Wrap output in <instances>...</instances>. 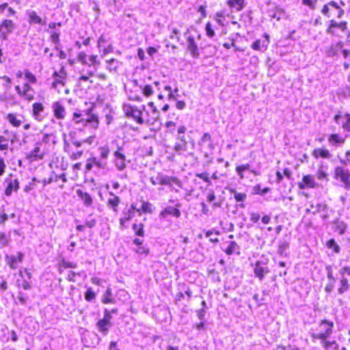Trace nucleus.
<instances>
[{
  "mask_svg": "<svg viewBox=\"0 0 350 350\" xmlns=\"http://www.w3.org/2000/svg\"><path fill=\"white\" fill-rule=\"evenodd\" d=\"M133 229L135 232V234L139 237H144V225L142 224H134L133 225Z\"/></svg>",
  "mask_w": 350,
  "mask_h": 350,
  "instance_id": "nucleus-44",
  "label": "nucleus"
},
{
  "mask_svg": "<svg viewBox=\"0 0 350 350\" xmlns=\"http://www.w3.org/2000/svg\"><path fill=\"white\" fill-rule=\"evenodd\" d=\"M265 36L267 38L266 40H263V41H261L260 40H256L254 42H253L252 45V48L254 50H257V51L266 50L267 49L269 40L268 39L269 36L266 35Z\"/></svg>",
  "mask_w": 350,
  "mask_h": 350,
  "instance_id": "nucleus-34",
  "label": "nucleus"
},
{
  "mask_svg": "<svg viewBox=\"0 0 350 350\" xmlns=\"http://www.w3.org/2000/svg\"><path fill=\"white\" fill-rule=\"evenodd\" d=\"M227 255L239 254L240 248L236 242H230V244L225 249L223 250Z\"/></svg>",
  "mask_w": 350,
  "mask_h": 350,
  "instance_id": "nucleus-36",
  "label": "nucleus"
},
{
  "mask_svg": "<svg viewBox=\"0 0 350 350\" xmlns=\"http://www.w3.org/2000/svg\"><path fill=\"white\" fill-rule=\"evenodd\" d=\"M101 301L104 304H114L116 302L112 295V290L110 287L106 289Z\"/></svg>",
  "mask_w": 350,
  "mask_h": 350,
  "instance_id": "nucleus-37",
  "label": "nucleus"
},
{
  "mask_svg": "<svg viewBox=\"0 0 350 350\" xmlns=\"http://www.w3.org/2000/svg\"><path fill=\"white\" fill-rule=\"evenodd\" d=\"M135 216V214L128 209V207H125L122 211V216L120 219V224L122 227L125 226V224L131 219Z\"/></svg>",
  "mask_w": 350,
  "mask_h": 350,
  "instance_id": "nucleus-33",
  "label": "nucleus"
},
{
  "mask_svg": "<svg viewBox=\"0 0 350 350\" xmlns=\"http://www.w3.org/2000/svg\"><path fill=\"white\" fill-rule=\"evenodd\" d=\"M109 195L111 197L107 200V205L112 208L114 212H118V206L120 202V199L118 196H116L113 192H109Z\"/></svg>",
  "mask_w": 350,
  "mask_h": 350,
  "instance_id": "nucleus-30",
  "label": "nucleus"
},
{
  "mask_svg": "<svg viewBox=\"0 0 350 350\" xmlns=\"http://www.w3.org/2000/svg\"><path fill=\"white\" fill-rule=\"evenodd\" d=\"M207 144V147L210 150L215 148V145L213 143L211 135L208 133H204L201 138L199 139L198 144L201 148H204Z\"/></svg>",
  "mask_w": 350,
  "mask_h": 350,
  "instance_id": "nucleus-22",
  "label": "nucleus"
},
{
  "mask_svg": "<svg viewBox=\"0 0 350 350\" xmlns=\"http://www.w3.org/2000/svg\"><path fill=\"white\" fill-rule=\"evenodd\" d=\"M150 180L153 185L159 184L170 187L172 183H174L178 187H182V183L178 178L175 176H168L162 173H158L155 177H151Z\"/></svg>",
  "mask_w": 350,
  "mask_h": 350,
  "instance_id": "nucleus-5",
  "label": "nucleus"
},
{
  "mask_svg": "<svg viewBox=\"0 0 350 350\" xmlns=\"http://www.w3.org/2000/svg\"><path fill=\"white\" fill-rule=\"evenodd\" d=\"M323 350H339L340 345L335 339L325 338L319 340Z\"/></svg>",
  "mask_w": 350,
  "mask_h": 350,
  "instance_id": "nucleus-15",
  "label": "nucleus"
},
{
  "mask_svg": "<svg viewBox=\"0 0 350 350\" xmlns=\"http://www.w3.org/2000/svg\"><path fill=\"white\" fill-rule=\"evenodd\" d=\"M334 178L339 180L347 190L350 189V172L348 169L342 166H337L334 169Z\"/></svg>",
  "mask_w": 350,
  "mask_h": 350,
  "instance_id": "nucleus-6",
  "label": "nucleus"
},
{
  "mask_svg": "<svg viewBox=\"0 0 350 350\" xmlns=\"http://www.w3.org/2000/svg\"><path fill=\"white\" fill-rule=\"evenodd\" d=\"M317 177L319 180L326 179L327 180V174L322 169L319 168L317 172Z\"/></svg>",
  "mask_w": 350,
  "mask_h": 350,
  "instance_id": "nucleus-57",
  "label": "nucleus"
},
{
  "mask_svg": "<svg viewBox=\"0 0 350 350\" xmlns=\"http://www.w3.org/2000/svg\"><path fill=\"white\" fill-rule=\"evenodd\" d=\"M107 64L106 69L111 73L116 74L118 72V68L122 65V62L116 59L111 58L105 60Z\"/></svg>",
  "mask_w": 350,
  "mask_h": 350,
  "instance_id": "nucleus-26",
  "label": "nucleus"
},
{
  "mask_svg": "<svg viewBox=\"0 0 350 350\" xmlns=\"http://www.w3.org/2000/svg\"><path fill=\"white\" fill-rule=\"evenodd\" d=\"M344 43L341 41L338 42L336 44H332L325 49V55L329 57H338L339 51L343 48Z\"/></svg>",
  "mask_w": 350,
  "mask_h": 350,
  "instance_id": "nucleus-18",
  "label": "nucleus"
},
{
  "mask_svg": "<svg viewBox=\"0 0 350 350\" xmlns=\"http://www.w3.org/2000/svg\"><path fill=\"white\" fill-rule=\"evenodd\" d=\"M312 155L318 159L319 157H321L323 159H330L332 157V154L327 149L325 148H316L312 151Z\"/></svg>",
  "mask_w": 350,
  "mask_h": 350,
  "instance_id": "nucleus-32",
  "label": "nucleus"
},
{
  "mask_svg": "<svg viewBox=\"0 0 350 350\" xmlns=\"http://www.w3.org/2000/svg\"><path fill=\"white\" fill-rule=\"evenodd\" d=\"M318 186L316 183L314 177L312 175H305L302 178V181L298 183V187L300 189H305L306 188L314 189Z\"/></svg>",
  "mask_w": 350,
  "mask_h": 350,
  "instance_id": "nucleus-16",
  "label": "nucleus"
},
{
  "mask_svg": "<svg viewBox=\"0 0 350 350\" xmlns=\"http://www.w3.org/2000/svg\"><path fill=\"white\" fill-rule=\"evenodd\" d=\"M44 107L40 103H35L32 105V115L33 117L38 121H42L44 118L42 115Z\"/></svg>",
  "mask_w": 350,
  "mask_h": 350,
  "instance_id": "nucleus-23",
  "label": "nucleus"
},
{
  "mask_svg": "<svg viewBox=\"0 0 350 350\" xmlns=\"http://www.w3.org/2000/svg\"><path fill=\"white\" fill-rule=\"evenodd\" d=\"M72 121L76 126H77V129L79 130L86 126L95 129L98 127L99 124L98 116L88 112L85 113L75 112L72 116Z\"/></svg>",
  "mask_w": 350,
  "mask_h": 350,
  "instance_id": "nucleus-2",
  "label": "nucleus"
},
{
  "mask_svg": "<svg viewBox=\"0 0 350 350\" xmlns=\"http://www.w3.org/2000/svg\"><path fill=\"white\" fill-rule=\"evenodd\" d=\"M325 245L334 253H338L340 251V247L336 244V242H326Z\"/></svg>",
  "mask_w": 350,
  "mask_h": 350,
  "instance_id": "nucleus-52",
  "label": "nucleus"
},
{
  "mask_svg": "<svg viewBox=\"0 0 350 350\" xmlns=\"http://www.w3.org/2000/svg\"><path fill=\"white\" fill-rule=\"evenodd\" d=\"M253 191H254V193L256 194H260L261 196H265L270 191V188L265 187L263 189H261V187L260 185H256L254 187Z\"/></svg>",
  "mask_w": 350,
  "mask_h": 350,
  "instance_id": "nucleus-46",
  "label": "nucleus"
},
{
  "mask_svg": "<svg viewBox=\"0 0 350 350\" xmlns=\"http://www.w3.org/2000/svg\"><path fill=\"white\" fill-rule=\"evenodd\" d=\"M89 61L90 64H88V65L90 66L91 65H93L94 66L95 70L97 69V67L100 65V62L97 59V55H91L89 57Z\"/></svg>",
  "mask_w": 350,
  "mask_h": 350,
  "instance_id": "nucleus-55",
  "label": "nucleus"
},
{
  "mask_svg": "<svg viewBox=\"0 0 350 350\" xmlns=\"http://www.w3.org/2000/svg\"><path fill=\"white\" fill-rule=\"evenodd\" d=\"M187 49L189 51L191 57L196 59L198 58L200 56V52L194 37L193 36H189L187 38Z\"/></svg>",
  "mask_w": 350,
  "mask_h": 350,
  "instance_id": "nucleus-17",
  "label": "nucleus"
},
{
  "mask_svg": "<svg viewBox=\"0 0 350 350\" xmlns=\"http://www.w3.org/2000/svg\"><path fill=\"white\" fill-rule=\"evenodd\" d=\"M107 165V162L100 161L96 157H92L88 159L85 164V168L88 170H91L93 166L96 165L98 168L105 169Z\"/></svg>",
  "mask_w": 350,
  "mask_h": 350,
  "instance_id": "nucleus-25",
  "label": "nucleus"
},
{
  "mask_svg": "<svg viewBox=\"0 0 350 350\" xmlns=\"http://www.w3.org/2000/svg\"><path fill=\"white\" fill-rule=\"evenodd\" d=\"M349 286L350 285L349 284L348 280L345 278H342L340 280V286L337 289V293H335L332 296V302L334 304H336L338 306L342 305L344 304V301L338 295H340L346 293L349 290Z\"/></svg>",
  "mask_w": 350,
  "mask_h": 350,
  "instance_id": "nucleus-9",
  "label": "nucleus"
},
{
  "mask_svg": "<svg viewBox=\"0 0 350 350\" xmlns=\"http://www.w3.org/2000/svg\"><path fill=\"white\" fill-rule=\"evenodd\" d=\"M327 278L329 279V282L325 287V291L326 293H331L335 287L336 279L334 275H332V272L328 273Z\"/></svg>",
  "mask_w": 350,
  "mask_h": 350,
  "instance_id": "nucleus-40",
  "label": "nucleus"
},
{
  "mask_svg": "<svg viewBox=\"0 0 350 350\" xmlns=\"http://www.w3.org/2000/svg\"><path fill=\"white\" fill-rule=\"evenodd\" d=\"M180 215V211L178 208L169 206L161 211L159 217L160 219H165L168 215H172L178 218Z\"/></svg>",
  "mask_w": 350,
  "mask_h": 350,
  "instance_id": "nucleus-20",
  "label": "nucleus"
},
{
  "mask_svg": "<svg viewBox=\"0 0 350 350\" xmlns=\"http://www.w3.org/2000/svg\"><path fill=\"white\" fill-rule=\"evenodd\" d=\"M52 109L54 116L58 120H63L66 116V109L59 101L54 102L52 104Z\"/></svg>",
  "mask_w": 350,
  "mask_h": 350,
  "instance_id": "nucleus-19",
  "label": "nucleus"
},
{
  "mask_svg": "<svg viewBox=\"0 0 350 350\" xmlns=\"http://www.w3.org/2000/svg\"><path fill=\"white\" fill-rule=\"evenodd\" d=\"M154 208L153 205L150 202L144 201L140 208L141 213H144L151 214L153 213Z\"/></svg>",
  "mask_w": 350,
  "mask_h": 350,
  "instance_id": "nucleus-43",
  "label": "nucleus"
},
{
  "mask_svg": "<svg viewBox=\"0 0 350 350\" xmlns=\"http://www.w3.org/2000/svg\"><path fill=\"white\" fill-rule=\"evenodd\" d=\"M227 5L232 11L242 10L246 5L245 0H228Z\"/></svg>",
  "mask_w": 350,
  "mask_h": 350,
  "instance_id": "nucleus-27",
  "label": "nucleus"
},
{
  "mask_svg": "<svg viewBox=\"0 0 350 350\" xmlns=\"http://www.w3.org/2000/svg\"><path fill=\"white\" fill-rule=\"evenodd\" d=\"M26 15L29 17V23L43 24L42 18L34 10H27Z\"/></svg>",
  "mask_w": 350,
  "mask_h": 350,
  "instance_id": "nucleus-35",
  "label": "nucleus"
},
{
  "mask_svg": "<svg viewBox=\"0 0 350 350\" xmlns=\"http://www.w3.org/2000/svg\"><path fill=\"white\" fill-rule=\"evenodd\" d=\"M16 284H17L18 287L22 288L25 290H28L31 288V284H30L29 282L26 281L25 280H17Z\"/></svg>",
  "mask_w": 350,
  "mask_h": 350,
  "instance_id": "nucleus-51",
  "label": "nucleus"
},
{
  "mask_svg": "<svg viewBox=\"0 0 350 350\" xmlns=\"http://www.w3.org/2000/svg\"><path fill=\"white\" fill-rule=\"evenodd\" d=\"M317 0H302V4L314 10L316 8Z\"/></svg>",
  "mask_w": 350,
  "mask_h": 350,
  "instance_id": "nucleus-58",
  "label": "nucleus"
},
{
  "mask_svg": "<svg viewBox=\"0 0 350 350\" xmlns=\"http://www.w3.org/2000/svg\"><path fill=\"white\" fill-rule=\"evenodd\" d=\"M13 176L12 174H10L8 177L5 179L7 187L5 189V195L6 196H10L13 191H17L19 189V181L18 179H12Z\"/></svg>",
  "mask_w": 350,
  "mask_h": 350,
  "instance_id": "nucleus-13",
  "label": "nucleus"
},
{
  "mask_svg": "<svg viewBox=\"0 0 350 350\" xmlns=\"http://www.w3.org/2000/svg\"><path fill=\"white\" fill-rule=\"evenodd\" d=\"M235 171L241 179H243L245 178L244 172L246 171L250 172L254 176H259L260 174L259 171L252 168V166L250 163H245L237 166Z\"/></svg>",
  "mask_w": 350,
  "mask_h": 350,
  "instance_id": "nucleus-14",
  "label": "nucleus"
},
{
  "mask_svg": "<svg viewBox=\"0 0 350 350\" xmlns=\"http://www.w3.org/2000/svg\"><path fill=\"white\" fill-rule=\"evenodd\" d=\"M103 313V317L96 323V326L100 333L106 336L109 333L112 327V315L108 309H105Z\"/></svg>",
  "mask_w": 350,
  "mask_h": 350,
  "instance_id": "nucleus-4",
  "label": "nucleus"
},
{
  "mask_svg": "<svg viewBox=\"0 0 350 350\" xmlns=\"http://www.w3.org/2000/svg\"><path fill=\"white\" fill-rule=\"evenodd\" d=\"M135 243L137 245V248L136 249V251L138 254H147L148 253V248L142 246V242H135Z\"/></svg>",
  "mask_w": 350,
  "mask_h": 350,
  "instance_id": "nucleus-56",
  "label": "nucleus"
},
{
  "mask_svg": "<svg viewBox=\"0 0 350 350\" xmlns=\"http://www.w3.org/2000/svg\"><path fill=\"white\" fill-rule=\"evenodd\" d=\"M44 154L45 152L40 149V142H36L35 148L30 152L25 153V158L29 162L32 163L42 160Z\"/></svg>",
  "mask_w": 350,
  "mask_h": 350,
  "instance_id": "nucleus-11",
  "label": "nucleus"
},
{
  "mask_svg": "<svg viewBox=\"0 0 350 350\" xmlns=\"http://www.w3.org/2000/svg\"><path fill=\"white\" fill-rule=\"evenodd\" d=\"M1 26L3 27V29H5V31L8 33H11L16 27L14 22L10 19H4L2 21Z\"/></svg>",
  "mask_w": 350,
  "mask_h": 350,
  "instance_id": "nucleus-41",
  "label": "nucleus"
},
{
  "mask_svg": "<svg viewBox=\"0 0 350 350\" xmlns=\"http://www.w3.org/2000/svg\"><path fill=\"white\" fill-rule=\"evenodd\" d=\"M142 93L144 96L148 97L153 94V90L151 85H146L142 88Z\"/></svg>",
  "mask_w": 350,
  "mask_h": 350,
  "instance_id": "nucleus-54",
  "label": "nucleus"
},
{
  "mask_svg": "<svg viewBox=\"0 0 350 350\" xmlns=\"http://www.w3.org/2000/svg\"><path fill=\"white\" fill-rule=\"evenodd\" d=\"M98 151L100 157L98 160L107 162V159L110 153V150L108 145H104L103 146L99 147Z\"/></svg>",
  "mask_w": 350,
  "mask_h": 350,
  "instance_id": "nucleus-38",
  "label": "nucleus"
},
{
  "mask_svg": "<svg viewBox=\"0 0 350 350\" xmlns=\"http://www.w3.org/2000/svg\"><path fill=\"white\" fill-rule=\"evenodd\" d=\"M336 10L338 12L337 18H341L344 15L345 11L342 9L337 2L331 1L325 4L321 9V14L327 18H330L332 16V12L333 10Z\"/></svg>",
  "mask_w": 350,
  "mask_h": 350,
  "instance_id": "nucleus-8",
  "label": "nucleus"
},
{
  "mask_svg": "<svg viewBox=\"0 0 350 350\" xmlns=\"http://www.w3.org/2000/svg\"><path fill=\"white\" fill-rule=\"evenodd\" d=\"M76 193L77 196L83 202L85 206L89 207L92 204V198L88 193L83 192L81 189H77Z\"/></svg>",
  "mask_w": 350,
  "mask_h": 350,
  "instance_id": "nucleus-29",
  "label": "nucleus"
},
{
  "mask_svg": "<svg viewBox=\"0 0 350 350\" xmlns=\"http://www.w3.org/2000/svg\"><path fill=\"white\" fill-rule=\"evenodd\" d=\"M8 120L9 122L15 127H18L21 124V121L17 119L16 116L14 114L9 113L8 115Z\"/></svg>",
  "mask_w": 350,
  "mask_h": 350,
  "instance_id": "nucleus-45",
  "label": "nucleus"
},
{
  "mask_svg": "<svg viewBox=\"0 0 350 350\" xmlns=\"http://www.w3.org/2000/svg\"><path fill=\"white\" fill-rule=\"evenodd\" d=\"M1 79L3 81V83H1L2 90L3 91V94L5 95L6 94V92H8L10 90V89L11 88V85H12V81L10 77H8L7 76L1 77Z\"/></svg>",
  "mask_w": 350,
  "mask_h": 350,
  "instance_id": "nucleus-42",
  "label": "nucleus"
},
{
  "mask_svg": "<svg viewBox=\"0 0 350 350\" xmlns=\"http://www.w3.org/2000/svg\"><path fill=\"white\" fill-rule=\"evenodd\" d=\"M327 140H328L329 145L332 146H342V144H344V143L345 142V139L344 137H341L338 133L331 134L328 137Z\"/></svg>",
  "mask_w": 350,
  "mask_h": 350,
  "instance_id": "nucleus-28",
  "label": "nucleus"
},
{
  "mask_svg": "<svg viewBox=\"0 0 350 350\" xmlns=\"http://www.w3.org/2000/svg\"><path fill=\"white\" fill-rule=\"evenodd\" d=\"M327 208V204L325 203H317L315 205L311 204L310 208H308V212H311L312 214L317 213H321Z\"/></svg>",
  "mask_w": 350,
  "mask_h": 350,
  "instance_id": "nucleus-39",
  "label": "nucleus"
},
{
  "mask_svg": "<svg viewBox=\"0 0 350 350\" xmlns=\"http://www.w3.org/2000/svg\"><path fill=\"white\" fill-rule=\"evenodd\" d=\"M269 270L267 266H265V263H261L259 261H257L255 263L254 268V273L255 275L260 280L264 278V276L266 273H268Z\"/></svg>",
  "mask_w": 350,
  "mask_h": 350,
  "instance_id": "nucleus-21",
  "label": "nucleus"
},
{
  "mask_svg": "<svg viewBox=\"0 0 350 350\" xmlns=\"http://www.w3.org/2000/svg\"><path fill=\"white\" fill-rule=\"evenodd\" d=\"M205 31H206V35L208 38H213L215 34V31L212 28V25H211V23H209V22L206 24Z\"/></svg>",
  "mask_w": 350,
  "mask_h": 350,
  "instance_id": "nucleus-53",
  "label": "nucleus"
},
{
  "mask_svg": "<svg viewBox=\"0 0 350 350\" xmlns=\"http://www.w3.org/2000/svg\"><path fill=\"white\" fill-rule=\"evenodd\" d=\"M5 262L7 265L11 269H16L19 267L24 260L23 253L19 252H17L16 256L13 255H5Z\"/></svg>",
  "mask_w": 350,
  "mask_h": 350,
  "instance_id": "nucleus-12",
  "label": "nucleus"
},
{
  "mask_svg": "<svg viewBox=\"0 0 350 350\" xmlns=\"http://www.w3.org/2000/svg\"><path fill=\"white\" fill-rule=\"evenodd\" d=\"M77 267V264L73 262L66 260L65 259H61L57 263V269L59 273L63 272L65 269L71 268L75 269Z\"/></svg>",
  "mask_w": 350,
  "mask_h": 350,
  "instance_id": "nucleus-31",
  "label": "nucleus"
},
{
  "mask_svg": "<svg viewBox=\"0 0 350 350\" xmlns=\"http://www.w3.org/2000/svg\"><path fill=\"white\" fill-rule=\"evenodd\" d=\"M123 111L126 117L133 118L139 124H142L144 123L142 111L139 109L137 107L131 105H124L123 107Z\"/></svg>",
  "mask_w": 350,
  "mask_h": 350,
  "instance_id": "nucleus-7",
  "label": "nucleus"
},
{
  "mask_svg": "<svg viewBox=\"0 0 350 350\" xmlns=\"http://www.w3.org/2000/svg\"><path fill=\"white\" fill-rule=\"evenodd\" d=\"M329 25L326 29V33L336 36V29H338L341 31V32L345 33L347 31V23L346 21H342L340 23H338L334 19L329 21Z\"/></svg>",
  "mask_w": 350,
  "mask_h": 350,
  "instance_id": "nucleus-10",
  "label": "nucleus"
},
{
  "mask_svg": "<svg viewBox=\"0 0 350 350\" xmlns=\"http://www.w3.org/2000/svg\"><path fill=\"white\" fill-rule=\"evenodd\" d=\"M51 41L55 44H59V33L56 32H53L51 35Z\"/></svg>",
  "mask_w": 350,
  "mask_h": 350,
  "instance_id": "nucleus-63",
  "label": "nucleus"
},
{
  "mask_svg": "<svg viewBox=\"0 0 350 350\" xmlns=\"http://www.w3.org/2000/svg\"><path fill=\"white\" fill-rule=\"evenodd\" d=\"M334 323L327 319H320L315 326L311 328L310 336L313 342L330 338L334 333Z\"/></svg>",
  "mask_w": 350,
  "mask_h": 350,
  "instance_id": "nucleus-1",
  "label": "nucleus"
},
{
  "mask_svg": "<svg viewBox=\"0 0 350 350\" xmlns=\"http://www.w3.org/2000/svg\"><path fill=\"white\" fill-rule=\"evenodd\" d=\"M277 10L273 13L270 14L269 16L271 18H276L278 21H279L283 14V12H282L281 9H279L278 8H276Z\"/></svg>",
  "mask_w": 350,
  "mask_h": 350,
  "instance_id": "nucleus-62",
  "label": "nucleus"
},
{
  "mask_svg": "<svg viewBox=\"0 0 350 350\" xmlns=\"http://www.w3.org/2000/svg\"><path fill=\"white\" fill-rule=\"evenodd\" d=\"M25 77L28 80L30 83H36L37 82V79L36 76L29 72L28 70L25 71Z\"/></svg>",
  "mask_w": 350,
  "mask_h": 350,
  "instance_id": "nucleus-50",
  "label": "nucleus"
},
{
  "mask_svg": "<svg viewBox=\"0 0 350 350\" xmlns=\"http://www.w3.org/2000/svg\"><path fill=\"white\" fill-rule=\"evenodd\" d=\"M340 163L342 165H347L350 163V150H347L345 152V159H340Z\"/></svg>",
  "mask_w": 350,
  "mask_h": 350,
  "instance_id": "nucleus-60",
  "label": "nucleus"
},
{
  "mask_svg": "<svg viewBox=\"0 0 350 350\" xmlns=\"http://www.w3.org/2000/svg\"><path fill=\"white\" fill-rule=\"evenodd\" d=\"M78 60L83 65H88L87 55L84 52H80L78 55Z\"/></svg>",
  "mask_w": 350,
  "mask_h": 350,
  "instance_id": "nucleus-61",
  "label": "nucleus"
},
{
  "mask_svg": "<svg viewBox=\"0 0 350 350\" xmlns=\"http://www.w3.org/2000/svg\"><path fill=\"white\" fill-rule=\"evenodd\" d=\"M96 298V293L91 288H88L85 293V299L87 301H91Z\"/></svg>",
  "mask_w": 350,
  "mask_h": 350,
  "instance_id": "nucleus-48",
  "label": "nucleus"
},
{
  "mask_svg": "<svg viewBox=\"0 0 350 350\" xmlns=\"http://www.w3.org/2000/svg\"><path fill=\"white\" fill-rule=\"evenodd\" d=\"M109 350H121L118 348V342L115 340H111L109 342Z\"/></svg>",
  "mask_w": 350,
  "mask_h": 350,
  "instance_id": "nucleus-64",
  "label": "nucleus"
},
{
  "mask_svg": "<svg viewBox=\"0 0 350 350\" xmlns=\"http://www.w3.org/2000/svg\"><path fill=\"white\" fill-rule=\"evenodd\" d=\"M114 165L119 171H122L126 168V156L124 153L113 152Z\"/></svg>",
  "mask_w": 350,
  "mask_h": 350,
  "instance_id": "nucleus-24",
  "label": "nucleus"
},
{
  "mask_svg": "<svg viewBox=\"0 0 350 350\" xmlns=\"http://www.w3.org/2000/svg\"><path fill=\"white\" fill-rule=\"evenodd\" d=\"M187 128L184 125L178 127L177 133L175 135L176 142L174 146V150L178 154H181L187 150V142L185 137Z\"/></svg>",
  "mask_w": 350,
  "mask_h": 350,
  "instance_id": "nucleus-3",
  "label": "nucleus"
},
{
  "mask_svg": "<svg viewBox=\"0 0 350 350\" xmlns=\"http://www.w3.org/2000/svg\"><path fill=\"white\" fill-rule=\"evenodd\" d=\"M52 142L53 144H55V136L53 135V134H44L42 137V141L40 142V144L42 143H44V144H49L50 142Z\"/></svg>",
  "mask_w": 350,
  "mask_h": 350,
  "instance_id": "nucleus-49",
  "label": "nucleus"
},
{
  "mask_svg": "<svg viewBox=\"0 0 350 350\" xmlns=\"http://www.w3.org/2000/svg\"><path fill=\"white\" fill-rule=\"evenodd\" d=\"M234 198L237 202H244L247 198L245 193L236 192L234 194Z\"/></svg>",
  "mask_w": 350,
  "mask_h": 350,
  "instance_id": "nucleus-59",
  "label": "nucleus"
},
{
  "mask_svg": "<svg viewBox=\"0 0 350 350\" xmlns=\"http://www.w3.org/2000/svg\"><path fill=\"white\" fill-rule=\"evenodd\" d=\"M96 219L95 217L92 214L89 215L85 219V225L86 226V227L92 228L96 226Z\"/></svg>",
  "mask_w": 350,
  "mask_h": 350,
  "instance_id": "nucleus-47",
  "label": "nucleus"
}]
</instances>
